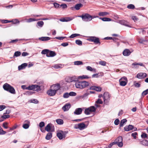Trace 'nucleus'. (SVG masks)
<instances>
[{
    "label": "nucleus",
    "instance_id": "393cba45",
    "mask_svg": "<svg viewBox=\"0 0 148 148\" xmlns=\"http://www.w3.org/2000/svg\"><path fill=\"white\" fill-rule=\"evenodd\" d=\"M119 23L122 25H125L127 27H130V25L128 24V23H127V22L125 21V20H121V21H119Z\"/></svg>",
    "mask_w": 148,
    "mask_h": 148
},
{
    "label": "nucleus",
    "instance_id": "6e6552de",
    "mask_svg": "<svg viewBox=\"0 0 148 148\" xmlns=\"http://www.w3.org/2000/svg\"><path fill=\"white\" fill-rule=\"evenodd\" d=\"M119 81L120 85L122 86H125L127 84L128 82V80L127 77L125 76L120 79Z\"/></svg>",
    "mask_w": 148,
    "mask_h": 148
},
{
    "label": "nucleus",
    "instance_id": "0e129e2a",
    "mask_svg": "<svg viewBox=\"0 0 148 148\" xmlns=\"http://www.w3.org/2000/svg\"><path fill=\"white\" fill-rule=\"evenodd\" d=\"M119 120L118 119H116L114 122V123L116 125H118L119 123Z\"/></svg>",
    "mask_w": 148,
    "mask_h": 148
},
{
    "label": "nucleus",
    "instance_id": "c9c22d12",
    "mask_svg": "<svg viewBox=\"0 0 148 148\" xmlns=\"http://www.w3.org/2000/svg\"><path fill=\"white\" fill-rule=\"evenodd\" d=\"M79 78L81 79H86L90 78H91L90 76H89L87 75H83L82 76H79Z\"/></svg>",
    "mask_w": 148,
    "mask_h": 148
},
{
    "label": "nucleus",
    "instance_id": "f3484780",
    "mask_svg": "<svg viewBox=\"0 0 148 148\" xmlns=\"http://www.w3.org/2000/svg\"><path fill=\"white\" fill-rule=\"evenodd\" d=\"M25 123H26L23 125V127L25 129H27L29 127L30 122L29 121L26 120L25 121Z\"/></svg>",
    "mask_w": 148,
    "mask_h": 148
},
{
    "label": "nucleus",
    "instance_id": "2eb2a0df",
    "mask_svg": "<svg viewBox=\"0 0 148 148\" xmlns=\"http://www.w3.org/2000/svg\"><path fill=\"white\" fill-rule=\"evenodd\" d=\"M47 93V94L49 96H54L56 95V91L54 90L51 88V89L48 90Z\"/></svg>",
    "mask_w": 148,
    "mask_h": 148
},
{
    "label": "nucleus",
    "instance_id": "9d476101",
    "mask_svg": "<svg viewBox=\"0 0 148 148\" xmlns=\"http://www.w3.org/2000/svg\"><path fill=\"white\" fill-rule=\"evenodd\" d=\"M60 84H54L52 85L50 88L56 91V92H57L60 89Z\"/></svg>",
    "mask_w": 148,
    "mask_h": 148
},
{
    "label": "nucleus",
    "instance_id": "79ce46f5",
    "mask_svg": "<svg viewBox=\"0 0 148 148\" xmlns=\"http://www.w3.org/2000/svg\"><path fill=\"white\" fill-rule=\"evenodd\" d=\"M138 42L140 43H143L146 41L142 38H139L138 39Z\"/></svg>",
    "mask_w": 148,
    "mask_h": 148
},
{
    "label": "nucleus",
    "instance_id": "f257e3e1",
    "mask_svg": "<svg viewBox=\"0 0 148 148\" xmlns=\"http://www.w3.org/2000/svg\"><path fill=\"white\" fill-rule=\"evenodd\" d=\"M89 84V83L86 81H77L75 83V85L77 88L82 89L88 86Z\"/></svg>",
    "mask_w": 148,
    "mask_h": 148
},
{
    "label": "nucleus",
    "instance_id": "7ed1b4c3",
    "mask_svg": "<svg viewBox=\"0 0 148 148\" xmlns=\"http://www.w3.org/2000/svg\"><path fill=\"white\" fill-rule=\"evenodd\" d=\"M78 16L81 17L84 21L86 22L90 21L91 20L92 18V16L87 13L83 14L82 15L79 16Z\"/></svg>",
    "mask_w": 148,
    "mask_h": 148
},
{
    "label": "nucleus",
    "instance_id": "3c124183",
    "mask_svg": "<svg viewBox=\"0 0 148 148\" xmlns=\"http://www.w3.org/2000/svg\"><path fill=\"white\" fill-rule=\"evenodd\" d=\"M10 22H12L14 23H19V21L18 20V19H13L11 21H10Z\"/></svg>",
    "mask_w": 148,
    "mask_h": 148
},
{
    "label": "nucleus",
    "instance_id": "4be33fe9",
    "mask_svg": "<svg viewBox=\"0 0 148 148\" xmlns=\"http://www.w3.org/2000/svg\"><path fill=\"white\" fill-rule=\"evenodd\" d=\"M131 53L130 51L128 49H125L124 50L123 53L124 56H128L130 55Z\"/></svg>",
    "mask_w": 148,
    "mask_h": 148
},
{
    "label": "nucleus",
    "instance_id": "f03ea898",
    "mask_svg": "<svg viewBox=\"0 0 148 148\" xmlns=\"http://www.w3.org/2000/svg\"><path fill=\"white\" fill-rule=\"evenodd\" d=\"M3 88L4 90L9 92L10 93L14 94L16 92L14 88L10 85L6 83L3 86Z\"/></svg>",
    "mask_w": 148,
    "mask_h": 148
},
{
    "label": "nucleus",
    "instance_id": "58836bf2",
    "mask_svg": "<svg viewBox=\"0 0 148 148\" xmlns=\"http://www.w3.org/2000/svg\"><path fill=\"white\" fill-rule=\"evenodd\" d=\"M76 80L74 77H70L69 79L68 82H75Z\"/></svg>",
    "mask_w": 148,
    "mask_h": 148
},
{
    "label": "nucleus",
    "instance_id": "bf43d9fd",
    "mask_svg": "<svg viewBox=\"0 0 148 148\" xmlns=\"http://www.w3.org/2000/svg\"><path fill=\"white\" fill-rule=\"evenodd\" d=\"M18 41V39H16L15 40H12L9 42L10 43H16Z\"/></svg>",
    "mask_w": 148,
    "mask_h": 148
},
{
    "label": "nucleus",
    "instance_id": "338daca9",
    "mask_svg": "<svg viewBox=\"0 0 148 148\" xmlns=\"http://www.w3.org/2000/svg\"><path fill=\"white\" fill-rule=\"evenodd\" d=\"M6 108L5 105H0V111Z\"/></svg>",
    "mask_w": 148,
    "mask_h": 148
},
{
    "label": "nucleus",
    "instance_id": "cd10ccee",
    "mask_svg": "<svg viewBox=\"0 0 148 148\" xmlns=\"http://www.w3.org/2000/svg\"><path fill=\"white\" fill-rule=\"evenodd\" d=\"M51 125H52V124L49 123L47 124V125L46 126L45 128V130L47 132H49L51 130Z\"/></svg>",
    "mask_w": 148,
    "mask_h": 148
},
{
    "label": "nucleus",
    "instance_id": "e2e57ef3",
    "mask_svg": "<svg viewBox=\"0 0 148 148\" xmlns=\"http://www.w3.org/2000/svg\"><path fill=\"white\" fill-rule=\"evenodd\" d=\"M137 135V132H134L132 134L131 136H132L134 138H136V136Z\"/></svg>",
    "mask_w": 148,
    "mask_h": 148
},
{
    "label": "nucleus",
    "instance_id": "de8ad7c7",
    "mask_svg": "<svg viewBox=\"0 0 148 148\" xmlns=\"http://www.w3.org/2000/svg\"><path fill=\"white\" fill-rule=\"evenodd\" d=\"M106 62L103 61H101L99 62V64L103 66H105L106 65Z\"/></svg>",
    "mask_w": 148,
    "mask_h": 148
},
{
    "label": "nucleus",
    "instance_id": "a878e982",
    "mask_svg": "<svg viewBox=\"0 0 148 148\" xmlns=\"http://www.w3.org/2000/svg\"><path fill=\"white\" fill-rule=\"evenodd\" d=\"M50 38L48 37H42L39 38V40L42 41L49 40Z\"/></svg>",
    "mask_w": 148,
    "mask_h": 148
},
{
    "label": "nucleus",
    "instance_id": "5fc2aeb1",
    "mask_svg": "<svg viewBox=\"0 0 148 148\" xmlns=\"http://www.w3.org/2000/svg\"><path fill=\"white\" fill-rule=\"evenodd\" d=\"M80 34H72L70 36V38H73L75 37H76L77 36H79Z\"/></svg>",
    "mask_w": 148,
    "mask_h": 148
},
{
    "label": "nucleus",
    "instance_id": "052dcab7",
    "mask_svg": "<svg viewBox=\"0 0 148 148\" xmlns=\"http://www.w3.org/2000/svg\"><path fill=\"white\" fill-rule=\"evenodd\" d=\"M69 96V93L67 92H66L64 94L63 97L64 98H67Z\"/></svg>",
    "mask_w": 148,
    "mask_h": 148
},
{
    "label": "nucleus",
    "instance_id": "b1692460",
    "mask_svg": "<svg viewBox=\"0 0 148 148\" xmlns=\"http://www.w3.org/2000/svg\"><path fill=\"white\" fill-rule=\"evenodd\" d=\"M98 14L100 16H104L109 15V13L106 12H100L98 13Z\"/></svg>",
    "mask_w": 148,
    "mask_h": 148
},
{
    "label": "nucleus",
    "instance_id": "e433bc0d",
    "mask_svg": "<svg viewBox=\"0 0 148 148\" xmlns=\"http://www.w3.org/2000/svg\"><path fill=\"white\" fill-rule=\"evenodd\" d=\"M21 54V52L20 51H16L14 53V55L13 56V57L14 58L15 57H17L20 56Z\"/></svg>",
    "mask_w": 148,
    "mask_h": 148
},
{
    "label": "nucleus",
    "instance_id": "2f4dec72",
    "mask_svg": "<svg viewBox=\"0 0 148 148\" xmlns=\"http://www.w3.org/2000/svg\"><path fill=\"white\" fill-rule=\"evenodd\" d=\"M52 134L51 133H48L47 134L45 137L46 139L49 140L52 137Z\"/></svg>",
    "mask_w": 148,
    "mask_h": 148
},
{
    "label": "nucleus",
    "instance_id": "dca6fc26",
    "mask_svg": "<svg viewBox=\"0 0 148 148\" xmlns=\"http://www.w3.org/2000/svg\"><path fill=\"white\" fill-rule=\"evenodd\" d=\"M83 5L81 3L77 4L74 7H72L71 8V9L73 10L74 8L76 10H78L80 8L82 7L83 6Z\"/></svg>",
    "mask_w": 148,
    "mask_h": 148
},
{
    "label": "nucleus",
    "instance_id": "c85d7f7f",
    "mask_svg": "<svg viewBox=\"0 0 148 148\" xmlns=\"http://www.w3.org/2000/svg\"><path fill=\"white\" fill-rule=\"evenodd\" d=\"M99 19H101L103 21H112V19L109 18L104 17L101 18L99 17Z\"/></svg>",
    "mask_w": 148,
    "mask_h": 148
},
{
    "label": "nucleus",
    "instance_id": "4d7b16f0",
    "mask_svg": "<svg viewBox=\"0 0 148 148\" xmlns=\"http://www.w3.org/2000/svg\"><path fill=\"white\" fill-rule=\"evenodd\" d=\"M76 93L73 92H71L69 93V96H75L76 95Z\"/></svg>",
    "mask_w": 148,
    "mask_h": 148
},
{
    "label": "nucleus",
    "instance_id": "8fccbe9b",
    "mask_svg": "<svg viewBox=\"0 0 148 148\" xmlns=\"http://www.w3.org/2000/svg\"><path fill=\"white\" fill-rule=\"evenodd\" d=\"M8 123L6 122H5L3 123L2 125L3 127L6 129L8 128Z\"/></svg>",
    "mask_w": 148,
    "mask_h": 148
},
{
    "label": "nucleus",
    "instance_id": "72a5a7b5",
    "mask_svg": "<svg viewBox=\"0 0 148 148\" xmlns=\"http://www.w3.org/2000/svg\"><path fill=\"white\" fill-rule=\"evenodd\" d=\"M103 102L102 101V100L100 99H98L96 102L95 104V105L97 107H98L99 106L97 105V104H102L103 103Z\"/></svg>",
    "mask_w": 148,
    "mask_h": 148
},
{
    "label": "nucleus",
    "instance_id": "0eeeda50",
    "mask_svg": "<svg viewBox=\"0 0 148 148\" xmlns=\"http://www.w3.org/2000/svg\"><path fill=\"white\" fill-rule=\"evenodd\" d=\"M96 108L94 106H91L86 109L84 111V113L87 115L89 114L90 113L95 112L96 111Z\"/></svg>",
    "mask_w": 148,
    "mask_h": 148
},
{
    "label": "nucleus",
    "instance_id": "a211bd4d",
    "mask_svg": "<svg viewBox=\"0 0 148 148\" xmlns=\"http://www.w3.org/2000/svg\"><path fill=\"white\" fill-rule=\"evenodd\" d=\"M71 107V105L70 104L67 103L62 107V109L64 111H66L68 110Z\"/></svg>",
    "mask_w": 148,
    "mask_h": 148
},
{
    "label": "nucleus",
    "instance_id": "473e14b6",
    "mask_svg": "<svg viewBox=\"0 0 148 148\" xmlns=\"http://www.w3.org/2000/svg\"><path fill=\"white\" fill-rule=\"evenodd\" d=\"M127 120L126 119H125L122 120L120 122V123L119 125L120 127H122L124 125V124L127 122Z\"/></svg>",
    "mask_w": 148,
    "mask_h": 148
},
{
    "label": "nucleus",
    "instance_id": "4468645a",
    "mask_svg": "<svg viewBox=\"0 0 148 148\" xmlns=\"http://www.w3.org/2000/svg\"><path fill=\"white\" fill-rule=\"evenodd\" d=\"M73 19V18L71 17H65L60 19V21L63 22H67L71 21Z\"/></svg>",
    "mask_w": 148,
    "mask_h": 148
},
{
    "label": "nucleus",
    "instance_id": "ea45409f",
    "mask_svg": "<svg viewBox=\"0 0 148 148\" xmlns=\"http://www.w3.org/2000/svg\"><path fill=\"white\" fill-rule=\"evenodd\" d=\"M74 64L75 65H82L83 64V63L81 61H76L74 62Z\"/></svg>",
    "mask_w": 148,
    "mask_h": 148
},
{
    "label": "nucleus",
    "instance_id": "c756f323",
    "mask_svg": "<svg viewBox=\"0 0 148 148\" xmlns=\"http://www.w3.org/2000/svg\"><path fill=\"white\" fill-rule=\"evenodd\" d=\"M49 50L47 49H45L42 50L41 52V53L42 54H46V56L48 55Z\"/></svg>",
    "mask_w": 148,
    "mask_h": 148
},
{
    "label": "nucleus",
    "instance_id": "f704fd0d",
    "mask_svg": "<svg viewBox=\"0 0 148 148\" xmlns=\"http://www.w3.org/2000/svg\"><path fill=\"white\" fill-rule=\"evenodd\" d=\"M56 121L58 124L59 125H62L64 123V121L63 120L60 119H57Z\"/></svg>",
    "mask_w": 148,
    "mask_h": 148
},
{
    "label": "nucleus",
    "instance_id": "f8f14e48",
    "mask_svg": "<svg viewBox=\"0 0 148 148\" xmlns=\"http://www.w3.org/2000/svg\"><path fill=\"white\" fill-rule=\"evenodd\" d=\"M124 130L125 131H128L130 130L134 129V130H136V127H134V126L131 125H129L128 126H126L124 128Z\"/></svg>",
    "mask_w": 148,
    "mask_h": 148
},
{
    "label": "nucleus",
    "instance_id": "9b49d317",
    "mask_svg": "<svg viewBox=\"0 0 148 148\" xmlns=\"http://www.w3.org/2000/svg\"><path fill=\"white\" fill-rule=\"evenodd\" d=\"M147 76V74L145 73H138L136 75V77L138 79H143Z\"/></svg>",
    "mask_w": 148,
    "mask_h": 148
},
{
    "label": "nucleus",
    "instance_id": "69168bd1",
    "mask_svg": "<svg viewBox=\"0 0 148 148\" xmlns=\"http://www.w3.org/2000/svg\"><path fill=\"white\" fill-rule=\"evenodd\" d=\"M60 7H62L63 9H65L67 6L66 4H62L60 5Z\"/></svg>",
    "mask_w": 148,
    "mask_h": 148
},
{
    "label": "nucleus",
    "instance_id": "a18cd8bd",
    "mask_svg": "<svg viewBox=\"0 0 148 148\" xmlns=\"http://www.w3.org/2000/svg\"><path fill=\"white\" fill-rule=\"evenodd\" d=\"M30 102L34 103H38V101L36 99H32L30 101Z\"/></svg>",
    "mask_w": 148,
    "mask_h": 148
},
{
    "label": "nucleus",
    "instance_id": "5701e85b",
    "mask_svg": "<svg viewBox=\"0 0 148 148\" xmlns=\"http://www.w3.org/2000/svg\"><path fill=\"white\" fill-rule=\"evenodd\" d=\"M48 55L47 56V57H53L56 55V54L55 51L49 50Z\"/></svg>",
    "mask_w": 148,
    "mask_h": 148
},
{
    "label": "nucleus",
    "instance_id": "774afa93",
    "mask_svg": "<svg viewBox=\"0 0 148 148\" xmlns=\"http://www.w3.org/2000/svg\"><path fill=\"white\" fill-rule=\"evenodd\" d=\"M54 5L56 8H59L60 7V5L57 3H54Z\"/></svg>",
    "mask_w": 148,
    "mask_h": 148
},
{
    "label": "nucleus",
    "instance_id": "6ab92c4d",
    "mask_svg": "<svg viewBox=\"0 0 148 148\" xmlns=\"http://www.w3.org/2000/svg\"><path fill=\"white\" fill-rule=\"evenodd\" d=\"M82 112V109L81 108H78L75 109V111L74 112V113L75 114L79 115L81 114Z\"/></svg>",
    "mask_w": 148,
    "mask_h": 148
},
{
    "label": "nucleus",
    "instance_id": "c03bdc74",
    "mask_svg": "<svg viewBox=\"0 0 148 148\" xmlns=\"http://www.w3.org/2000/svg\"><path fill=\"white\" fill-rule=\"evenodd\" d=\"M6 132L3 131L2 128L0 126V134L3 135L6 134Z\"/></svg>",
    "mask_w": 148,
    "mask_h": 148
},
{
    "label": "nucleus",
    "instance_id": "864d4df0",
    "mask_svg": "<svg viewBox=\"0 0 148 148\" xmlns=\"http://www.w3.org/2000/svg\"><path fill=\"white\" fill-rule=\"evenodd\" d=\"M102 88L99 86H96L95 90L97 91L100 92Z\"/></svg>",
    "mask_w": 148,
    "mask_h": 148
},
{
    "label": "nucleus",
    "instance_id": "aec40b11",
    "mask_svg": "<svg viewBox=\"0 0 148 148\" xmlns=\"http://www.w3.org/2000/svg\"><path fill=\"white\" fill-rule=\"evenodd\" d=\"M38 19H36L35 18H30L29 19H25L24 20V21L26 22L29 23L33 21H36Z\"/></svg>",
    "mask_w": 148,
    "mask_h": 148
},
{
    "label": "nucleus",
    "instance_id": "7c9ffc66",
    "mask_svg": "<svg viewBox=\"0 0 148 148\" xmlns=\"http://www.w3.org/2000/svg\"><path fill=\"white\" fill-rule=\"evenodd\" d=\"M86 69L88 71H93L95 73L96 72V70L95 69H92L91 67L88 66L86 67Z\"/></svg>",
    "mask_w": 148,
    "mask_h": 148
},
{
    "label": "nucleus",
    "instance_id": "1a4fd4ad",
    "mask_svg": "<svg viewBox=\"0 0 148 148\" xmlns=\"http://www.w3.org/2000/svg\"><path fill=\"white\" fill-rule=\"evenodd\" d=\"M115 140L117 143V145L119 147H121L123 146V138L121 136H119Z\"/></svg>",
    "mask_w": 148,
    "mask_h": 148
},
{
    "label": "nucleus",
    "instance_id": "412c9836",
    "mask_svg": "<svg viewBox=\"0 0 148 148\" xmlns=\"http://www.w3.org/2000/svg\"><path fill=\"white\" fill-rule=\"evenodd\" d=\"M104 101L105 103V100H108L110 98V96L109 93L108 92H105L103 95Z\"/></svg>",
    "mask_w": 148,
    "mask_h": 148
},
{
    "label": "nucleus",
    "instance_id": "20e7f679",
    "mask_svg": "<svg viewBox=\"0 0 148 148\" xmlns=\"http://www.w3.org/2000/svg\"><path fill=\"white\" fill-rule=\"evenodd\" d=\"M68 133V131H63L62 130H60L57 133V136L60 140H62L63 138H65L66 136V134Z\"/></svg>",
    "mask_w": 148,
    "mask_h": 148
},
{
    "label": "nucleus",
    "instance_id": "603ef678",
    "mask_svg": "<svg viewBox=\"0 0 148 148\" xmlns=\"http://www.w3.org/2000/svg\"><path fill=\"white\" fill-rule=\"evenodd\" d=\"M10 116L9 114L4 115L2 116L1 117L4 119H6L7 118H9L10 117Z\"/></svg>",
    "mask_w": 148,
    "mask_h": 148
},
{
    "label": "nucleus",
    "instance_id": "37998d69",
    "mask_svg": "<svg viewBox=\"0 0 148 148\" xmlns=\"http://www.w3.org/2000/svg\"><path fill=\"white\" fill-rule=\"evenodd\" d=\"M148 94V89L144 90L142 92V95L143 97H144L146 95Z\"/></svg>",
    "mask_w": 148,
    "mask_h": 148
},
{
    "label": "nucleus",
    "instance_id": "09e8293b",
    "mask_svg": "<svg viewBox=\"0 0 148 148\" xmlns=\"http://www.w3.org/2000/svg\"><path fill=\"white\" fill-rule=\"evenodd\" d=\"M127 8L129 9H134V8H135V6L134 5L131 4L127 6Z\"/></svg>",
    "mask_w": 148,
    "mask_h": 148
},
{
    "label": "nucleus",
    "instance_id": "6e6d98bb",
    "mask_svg": "<svg viewBox=\"0 0 148 148\" xmlns=\"http://www.w3.org/2000/svg\"><path fill=\"white\" fill-rule=\"evenodd\" d=\"M75 43L76 44L79 45H82V42L79 40H76L75 41Z\"/></svg>",
    "mask_w": 148,
    "mask_h": 148
},
{
    "label": "nucleus",
    "instance_id": "39448f33",
    "mask_svg": "<svg viewBox=\"0 0 148 148\" xmlns=\"http://www.w3.org/2000/svg\"><path fill=\"white\" fill-rule=\"evenodd\" d=\"M27 90L39 91H40L41 89L40 88V86L37 85H33L27 87Z\"/></svg>",
    "mask_w": 148,
    "mask_h": 148
},
{
    "label": "nucleus",
    "instance_id": "ddd939ff",
    "mask_svg": "<svg viewBox=\"0 0 148 148\" xmlns=\"http://www.w3.org/2000/svg\"><path fill=\"white\" fill-rule=\"evenodd\" d=\"M86 127L85 124L83 123H79L77 125V127H75L76 129H79L80 130H83Z\"/></svg>",
    "mask_w": 148,
    "mask_h": 148
},
{
    "label": "nucleus",
    "instance_id": "a19ab883",
    "mask_svg": "<svg viewBox=\"0 0 148 148\" xmlns=\"http://www.w3.org/2000/svg\"><path fill=\"white\" fill-rule=\"evenodd\" d=\"M37 24L39 27H42L44 25V22L42 21H38Z\"/></svg>",
    "mask_w": 148,
    "mask_h": 148
},
{
    "label": "nucleus",
    "instance_id": "4c0bfd02",
    "mask_svg": "<svg viewBox=\"0 0 148 148\" xmlns=\"http://www.w3.org/2000/svg\"><path fill=\"white\" fill-rule=\"evenodd\" d=\"M132 65L134 66L137 65H139L141 66L145 67V66L141 62L137 63L136 62L133 63H132Z\"/></svg>",
    "mask_w": 148,
    "mask_h": 148
},
{
    "label": "nucleus",
    "instance_id": "13d9d810",
    "mask_svg": "<svg viewBox=\"0 0 148 148\" xmlns=\"http://www.w3.org/2000/svg\"><path fill=\"white\" fill-rule=\"evenodd\" d=\"M45 125V123L44 122H41L39 124V126L40 128H42L44 127Z\"/></svg>",
    "mask_w": 148,
    "mask_h": 148
},
{
    "label": "nucleus",
    "instance_id": "680f3d73",
    "mask_svg": "<svg viewBox=\"0 0 148 148\" xmlns=\"http://www.w3.org/2000/svg\"><path fill=\"white\" fill-rule=\"evenodd\" d=\"M141 136L143 138H145L147 137V134L145 133H143L141 135Z\"/></svg>",
    "mask_w": 148,
    "mask_h": 148
},
{
    "label": "nucleus",
    "instance_id": "49530a36",
    "mask_svg": "<svg viewBox=\"0 0 148 148\" xmlns=\"http://www.w3.org/2000/svg\"><path fill=\"white\" fill-rule=\"evenodd\" d=\"M131 18L134 22H136L138 21V18L135 16H132L131 17Z\"/></svg>",
    "mask_w": 148,
    "mask_h": 148
},
{
    "label": "nucleus",
    "instance_id": "bb28decb",
    "mask_svg": "<svg viewBox=\"0 0 148 148\" xmlns=\"http://www.w3.org/2000/svg\"><path fill=\"white\" fill-rule=\"evenodd\" d=\"M27 66V64L26 63L23 64L21 65L18 66V69L19 70H21L23 69H25Z\"/></svg>",
    "mask_w": 148,
    "mask_h": 148
},
{
    "label": "nucleus",
    "instance_id": "423d86ee",
    "mask_svg": "<svg viewBox=\"0 0 148 148\" xmlns=\"http://www.w3.org/2000/svg\"><path fill=\"white\" fill-rule=\"evenodd\" d=\"M88 40L90 41L94 42L95 44H98L99 45L101 44L99 38L95 36L90 37Z\"/></svg>",
    "mask_w": 148,
    "mask_h": 148
}]
</instances>
